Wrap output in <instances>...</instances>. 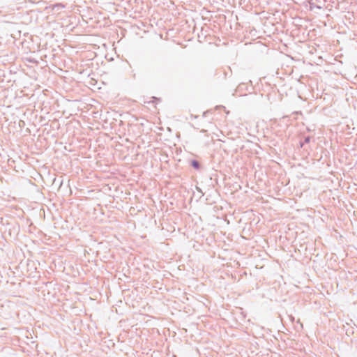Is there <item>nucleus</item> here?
Returning a JSON list of instances; mask_svg holds the SVG:
<instances>
[{"instance_id": "1", "label": "nucleus", "mask_w": 357, "mask_h": 357, "mask_svg": "<svg viewBox=\"0 0 357 357\" xmlns=\"http://www.w3.org/2000/svg\"><path fill=\"white\" fill-rule=\"evenodd\" d=\"M190 165L197 170H199L201 169V165L197 160H192L190 161Z\"/></svg>"}, {"instance_id": "2", "label": "nucleus", "mask_w": 357, "mask_h": 357, "mask_svg": "<svg viewBox=\"0 0 357 357\" xmlns=\"http://www.w3.org/2000/svg\"><path fill=\"white\" fill-rule=\"evenodd\" d=\"M65 8V6L63 3H56L53 6L52 10L56 11H59L60 10Z\"/></svg>"}, {"instance_id": "3", "label": "nucleus", "mask_w": 357, "mask_h": 357, "mask_svg": "<svg viewBox=\"0 0 357 357\" xmlns=\"http://www.w3.org/2000/svg\"><path fill=\"white\" fill-rule=\"evenodd\" d=\"M310 139H311L310 136H306V137H305V138H304V141H303V142H304L305 144H307V143H309V142H310Z\"/></svg>"}, {"instance_id": "4", "label": "nucleus", "mask_w": 357, "mask_h": 357, "mask_svg": "<svg viewBox=\"0 0 357 357\" xmlns=\"http://www.w3.org/2000/svg\"><path fill=\"white\" fill-rule=\"evenodd\" d=\"M305 143L303 142H300V147L302 148L304 146Z\"/></svg>"}]
</instances>
